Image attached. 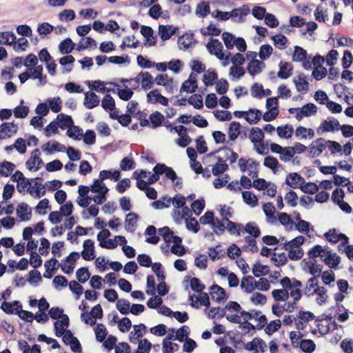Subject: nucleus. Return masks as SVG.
<instances>
[{"mask_svg": "<svg viewBox=\"0 0 353 353\" xmlns=\"http://www.w3.org/2000/svg\"><path fill=\"white\" fill-rule=\"evenodd\" d=\"M285 183L292 188H300L305 183V179L296 172L290 173L286 176Z\"/></svg>", "mask_w": 353, "mask_h": 353, "instance_id": "nucleus-23", "label": "nucleus"}, {"mask_svg": "<svg viewBox=\"0 0 353 353\" xmlns=\"http://www.w3.org/2000/svg\"><path fill=\"white\" fill-rule=\"evenodd\" d=\"M99 97L93 92H87L85 94L83 104L88 109H92L99 103Z\"/></svg>", "mask_w": 353, "mask_h": 353, "instance_id": "nucleus-41", "label": "nucleus"}, {"mask_svg": "<svg viewBox=\"0 0 353 353\" xmlns=\"http://www.w3.org/2000/svg\"><path fill=\"white\" fill-rule=\"evenodd\" d=\"M243 201L251 208H254L258 205L257 196L250 191H244L242 192Z\"/></svg>", "mask_w": 353, "mask_h": 353, "instance_id": "nucleus-59", "label": "nucleus"}, {"mask_svg": "<svg viewBox=\"0 0 353 353\" xmlns=\"http://www.w3.org/2000/svg\"><path fill=\"white\" fill-rule=\"evenodd\" d=\"M81 256L85 261H90L95 258L94 242L92 239L84 241Z\"/></svg>", "mask_w": 353, "mask_h": 353, "instance_id": "nucleus-21", "label": "nucleus"}, {"mask_svg": "<svg viewBox=\"0 0 353 353\" xmlns=\"http://www.w3.org/2000/svg\"><path fill=\"white\" fill-rule=\"evenodd\" d=\"M293 82L299 92L305 94L309 90V82L304 74H300L295 77Z\"/></svg>", "mask_w": 353, "mask_h": 353, "instance_id": "nucleus-36", "label": "nucleus"}, {"mask_svg": "<svg viewBox=\"0 0 353 353\" xmlns=\"http://www.w3.org/2000/svg\"><path fill=\"white\" fill-rule=\"evenodd\" d=\"M96 339L99 342H103L108 337L106 327L102 323H98L94 327Z\"/></svg>", "mask_w": 353, "mask_h": 353, "instance_id": "nucleus-57", "label": "nucleus"}, {"mask_svg": "<svg viewBox=\"0 0 353 353\" xmlns=\"http://www.w3.org/2000/svg\"><path fill=\"white\" fill-rule=\"evenodd\" d=\"M74 47L75 43L70 38H68L60 43L59 49L62 54H68L74 49Z\"/></svg>", "mask_w": 353, "mask_h": 353, "instance_id": "nucleus-55", "label": "nucleus"}, {"mask_svg": "<svg viewBox=\"0 0 353 353\" xmlns=\"http://www.w3.org/2000/svg\"><path fill=\"white\" fill-rule=\"evenodd\" d=\"M265 64L263 61L257 60L249 61L247 65V71L249 74L254 77L263 72L265 69Z\"/></svg>", "mask_w": 353, "mask_h": 353, "instance_id": "nucleus-30", "label": "nucleus"}, {"mask_svg": "<svg viewBox=\"0 0 353 353\" xmlns=\"http://www.w3.org/2000/svg\"><path fill=\"white\" fill-rule=\"evenodd\" d=\"M15 167L16 166L14 163L9 161H4L3 162L0 163V176H9L14 171Z\"/></svg>", "mask_w": 353, "mask_h": 353, "instance_id": "nucleus-58", "label": "nucleus"}, {"mask_svg": "<svg viewBox=\"0 0 353 353\" xmlns=\"http://www.w3.org/2000/svg\"><path fill=\"white\" fill-rule=\"evenodd\" d=\"M324 61L325 59L322 57H315L313 59L314 68L312 75L316 80L322 79L327 73V69L321 65Z\"/></svg>", "mask_w": 353, "mask_h": 353, "instance_id": "nucleus-13", "label": "nucleus"}, {"mask_svg": "<svg viewBox=\"0 0 353 353\" xmlns=\"http://www.w3.org/2000/svg\"><path fill=\"white\" fill-rule=\"evenodd\" d=\"M263 138L264 133L263 132L262 130L260 129L259 128H252L250 130L249 139L253 143L262 141L263 140Z\"/></svg>", "mask_w": 353, "mask_h": 353, "instance_id": "nucleus-62", "label": "nucleus"}, {"mask_svg": "<svg viewBox=\"0 0 353 353\" xmlns=\"http://www.w3.org/2000/svg\"><path fill=\"white\" fill-rule=\"evenodd\" d=\"M130 81H134L136 84L141 83L143 90L151 88L153 84V78L148 72H142L139 73L136 78L131 79Z\"/></svg>", "mask_w": 353, "mask_h": 353, "instance_id": "nucleus-17", "label": "nucleus"}, {"mask_svg": "<svg viewBox=\"0 0 353 353\" xmlns=\"http://www.w3.org/2000/svg\"><path fill=\"white\" fill-rule=\"evenodd\" d=\"M178 132L179 138L175 139L174 142L180 147L185 148L191 143V139L187 133V128L183 125H179Z\"/></svg>", "mask_w": 353, "mask_h": 353, "instance_id": "nucleus-28", "label": "nucleus"}, {"mask_svg": "<svg viewBox=\"0 0 353 353\" xmlns=\"http://www.w3.org/2000/svg\"><path fill=\"white\" fill-rule=\"evenodd\" d=\"M241 125L239 122L232 121L228 128V137L231 141L236 140L241 133Z\"/></svg>", "mask_w": 353, "mask_h": 353, "instance_id": "nucleus-54", "label": "nucleus"}, {"mask_svg": "<svg viewBox=\"0 0 353 353\" xmlns=\"http://www.w3.org/2000/svg\"><path fill=\"white\" fill-rule=\"evenodd\" d=\"M191 211L188 207H183L182 209H174L172 212V218L174 221L181 224L183 221L189 217Z\"/></svg>", "mask_w": 353, "mask_h": 353, "instance_id": "nucleus-37", "label": "nucleus"}, {"mask_svg": "<svg viewBox=\"0 0 353 353\" xmlns=\"http://www.w3.org/2000/svg\"><path fill=\"white\" fill-rule=\"evenodd\" d=\"M340 124L337 119L334 118H327L323 120L317 128L319 134H324L327 132H334L339 130Z\"/></svg>", "mask_w": 353, "mask_h": 353, "instance_id": "nucleus-9", "label": "nucleus"}, {"mask_svg": "<svg viewBox=\"0 0 353 353\" xmlns=\"http://www.w3.org/2000/svg\"><path fill=\"white\" fill-rule=\"evenodd\" d=\"M315 133L313 129L307 128L303 126H299L295 130V136L299 139H312L314 137Z\"/></svg>", "mask_w": 353, "mask_h": 353, "instance_id": "nucleus-43", "label": "nucleus"}, {"mask_svg": "<svg viewBox=\"0 0 353 353\" xmlns=\"http://www.w3.org/2000/svg\"><path fill=\"white\" fill-rule=\"evenodd\" d=\"M153 170L154 172L160 173L161 174H165V176L172 181L174 187L181 188V179L177 177L176 172L172 168L168 167L164 164H157L154 167Z\"/></svg>", "mask_w": 353, "mask_h": 353, "instance_id": "nucleus-5", "label": "nucleus"}, {"mask_svg": "<svg viewBox=\"0 0 353 353\" xmlns=\"http://www.w3.org/2000/svg\"><path fill=\"white\" fill-rule=\"evenodd\" d=\"M292 67L288 62L281 61L279 63V70L277 76L281 79H288L291 74Z\"/></svg>", "mask_w": 353, "mask_h": 353, "instance_id": "nucleus-61", "label": "nucleus"}, {"mask_svg": "<svg viewBox=\"0 0 353 353\" xmlns=\"http://www.w3.org/2000/svg\"><path fill=\"white\" fill-rule=\"evenodd\" d=\"M191 305L196 308L201 305L208 307L210 306V299L207 293H201L199 296H190Z\"/></svg>", "mask_w": 353, "mask_h": 353, "instance_id": "nucleus-29", "label": "nucleus"}, {"mask_svg": "<svg viewBox=\"0 0 353 353\" xmlns=\"http://www.w3.org/2000/svg\"><path fill=\"white\" fill-rule=\"evenodd\" d=\"M210 293L212 299L217 302L225 301L228 298L225 290L217 285H214L210 288Z\"/></svg>", "mask_w": 353, "mask_h": 353, "instance_id": "nucleus-38", "label": "nucleus"}, {"mask_svg": "<svg viewBox=\"0 0 353 353\" xmlns=\"http://www.w3.org/2000/svg\"><path fill=\"white\" fill-rule=\"evenodd\" d=\"M147 327L143 324L134 325L133 330L129 334V339L131 343L137 344L139 339L143 336L146 332Z\"/></svg>", "mask_w": 353, "mask_h": 353, "instance_id": "nucleus-27", "label": "nucleus"}, {"mask_svg": "<svg viewBox=\"0 0 353 353\" xmlns=\"http://www.w3.org/2000/svg\"><path fill=\"white\" fill-rule=\"evenodd\" d=\"M239 165L241 171L243 172L249 171L248 175L250 177L254 178L257 176V172L256 171L250 170L252 168L255 169L256 168V164L253 161H245L243 159H241L239 161Z\"/></svg>", "mask_w": 353, "mask_h": 353, "instance_id": "nucleus-33", "label": "nucleus"}, {"mask_svg": "<svg viewBox=\"0 0 353 353\" xmlns=\"http://www.w3.org/2000/svg\"><path fill=\"white\" fill-rule=\"evenodd\" d=\"M46 102L53 112L58 113L61 110L63 102L60 97L48 98Z\"/></svg>", "mask_w": 353, "mask_h": 353, "instance_id": "nucleus-47", "label": "nucleus"}, {"mask_svg": "<svg viewBox=\"0 0 353 353\" xmlns=\"http://www.w3.org/2000/svg\"><path fill=\"white\" fill-rule=\"evenodd\" d=\"M297 318L295 321L296 328L299 330H303L307 327L308 323L314 319L315 316L311 312L299 311Z\"/></svg>", "mask_w": 353, "mask_h": 353, "instance_id": "nucleus-12", "label": "nucleus"}, {"mask_svg": "<svg viewBox=\"0 0 353 353\" xmlns=\"http://www.w3.org/2000/svg\"><path fill=\"white\" fill-rule=\"evenodd\" d=\"M159 234L167 243H181L182 240L179 236L174 235L168 227H163L159 230Z\"/></svg>", "mask_w": 353, "mask_h": 353, "instance_id": "nucleus-26", "label": "nucleus"}, {"mask_svg": "<svg viewBox=\"0 0 353 353\" xmlns=\"http://www.w3.org/2000/svg\"><path fill=\"white\" fill-rule=\"evenodd\" d=\"M243 234L245 232L249 234L248 236L258 237L261 232L255 223H248L245 226L243 225Z\"/></svg>", "mask_w": 353, "mask_h": 353, "instance_id": "nucleus-63", "label": "nucleus"}, {"mask_svg": "<svg viewBox=\"0 0 353 353\" xmlns=\"http://www.w3.org/2000/svg\"><path fill=\"white\" fill-rule=\"evenodd\" d=\"M206 47L211 54L216 56V58H220V57H223V47L218 39H211Z\"/></svg>", "mask_w": 353, "mask_h": 353, "instance_id": "nucleus-25", "label": "nucleus"}, {"mask_svg": "<svg viewBox=\"0 0 353 353\" xmlns=\"http://www.w3.org/2000/svg\"><path fill=\"white\" fill-rule=\"evenodd\" d=\"M280 284L282 288H287L290 290V296L292 298L293 302H288L285 306L287 312H292L296 307V302L301 298V288L302 287V283L300 281L296 279L291 280L290 278L285 276L281 280Z\"/></svg>", "mask_w": 353, "mask_h": 353, "instance_id": "nucleus-1", "label": "nucleus"}, {"mask_svg": "<svg viewBox=\"0 0 353 353\" xmlns=\"http://www.w3.org/2000/svg\"><path fill=\"white\" fill-rule=\"evenodd\" d=\"M41 150L46 154H51L58 152H63L65 151V145L57 141L52 140L44 143L41 146Z\"/></svg>", "mask_w": 353, "mask_h": 353, "instance_id": "nucleus-19", "label": "nucleus"}, {"mask_svg": "<svg viewBox=\"0 0 353 353\" xmlns=\"http://www.w3.org/2000/svg\"><path fill=\"white\" fill-rule=\"evenodd\" d=\"M179 350V345L170 341V337H165L163 341V353H175Z\"/></svg>", "mask_w": 353, "mask_h": 353, "instance_id": "nucleus-56", "label": "nucleus"}, {"mask_svg": "<svg viewBox=\"0 0 353 353\" xmlns=\"http://www.w3.org/2000/svg\"><path fill=\"white\" fill-rule=\"evenodd\" d=\"M305 238L298 236L294 239L283 243L284 248L288 252V257L293 261L301 259L303 256V250L301 245L305 242Z\"/></svg>", "mask_w": 353, "mask_h": 353, "instance_id": "nucleus-2", "label": "nucleus"}, {"mask_svg": "<svg viewBox=\"0 0 353 353\" xmlns=\"http://www.w3.org/2000/svg\"><path fill=\"white\" fill-rule=\"evenodd\" d=\"M28 192L33 197L39 199L45 195L46 191L44 185L35 182L28 188Z\"/></svg>", "mask_w": 353, "mask_h": 353, "instance_id": "nucleus-40", "label": "nucleus"}, {"mask_svg": "<svg viewBox=\"0 0 353 353\" xmlns=\"http://www.w3.org/2000/svg\"><path fill=\"white\" fill-rule=\"evenodd\" d=\"M41 152L38 149H35L31 152L30 159L26 161V166L30 171H37L42 163L40 158Z\"/></svg>", "mask_w": 353, "mask_h": 353, "instance_id": "nucleus-16", "label": "nucleus"}, {"mask_svg": "<svg viewBox=\"0 0 353 353\" xmlns=\"http://www.w3.org/2000/svg\"><path fill=\"white\" fill-rule=\"evenodd\" d=\"M326 141L322 138L312 141L309 145V152L312 157H319L326 148Z\"/></svg>", "mask_w": 353, "mask_h": 353, "instance_id": "nucleus-18", "label": "nucleus"}, {"mask_svg": "<svg viewBox=\"0 0 353 353\" xmlns=\"http://www.w3.org/2000/svg\"><path fill=\"white\" fill-rule=\"evenodd\" d=\"M69 326V318L67 315L61 316L60 320L54 323L55 334L57 336H61L64 332H67Z\"/></svg>", "mask_w": 353, "mask_h": 353, "instance_id": "nucleus-35", "label": "nucleus"}, {"mask_svg": "<svg viewBox=\"0 0 353 353\" xmlns=\"http://www.w3.org/2000/svg\"><path fill=\"white\" fill-rule=\"evenodd\" d=\"M278 136L282 139H290L294 132V128L291 125H281L276 129Z\"/></svg>", "mask_w": 353, "mask_h": 353, "instance_id": "nucleus-51", "label": "nucleus"}, {"mask_svg": "<svg viewBox=\"0 0 353 353\" xmlns=\"http://www.w3.org/2000/svg\"><path fill=\"white\" fill-rule=\"evenodd\" d=\"M90 192L95 195L92 196V201L96 204H102L106 201L108 188L101 179H94L90 185Z\"/></svg>", "mask_w": 353, "mask_h": 353, "instance_id": "nucleus-3", "label": "nucleus"}, {"mask_svg": "<svg viewBox=\"0 0 353 353\" xmlns=\"http://www.w3.org/2000/svg\"><path fill=\"white\" fill-rule=\"evenodd\" d=\"M217 78L218 76L215 70L214 69L210 68L205 71L203 75L202 81L206 86H208L213 85L217 80Z\"/></svg>", "mask_w": 353, "mask_h": 353, "instance_id": "nucleus-50", "label": "nucleus"}, {"mask_svg": "<svg viewBox=\"0 0 353 353\" xmlns=\"http://www.w3.org/2000/svg\"><path fill=\"white\" fill-rule=\"evenodd\" d=\"M197 88V76L194 72H192L188 80L185 81L181 87V92H185L188 93L194 92Z\"/></svg>", "mask_w": 353, "mask_h": 353, "instance_id": "nucleus-24", "label": "nucleus"}, {"mask_svg": "<svg viewBox=\"0 0 353 353\" xmlns=\"http://www.w3.org/2000/svg\"><path fill=\"white\" fill-rule=\"evenodd\" d=\"M18 125L13 122L3 123L0 125V139L12 137L17 134Z\"/></svg>", "mask_w": 353, "mask_h": 353, "instance_id": "nucleus-15", "label": "nucleus"}, {"mask_svg": "<svg viewBox=\"0 0 353 353\" xmlns=\"http://www.w3.org/2000/svg\"><path fill=\"white\" fill-rule=\"evenodd\" d=\"M147 101L150 103H159L166 106L168 104V99L163 96L158 90L154 89L147 94Z\"/></svg>", "mask_w": 353, "mask_h": 353, "instance_id": "nucleus-22", "label": "nucleus"}, {"mask_svg": "<svg viewBox=\"0 0 353 353\" xmlns=\"http://www.w3.org/2000/svg\"><path fill=\"white\" fill-rule=\"evenodd\" d=\"M272 296L276 301L285 302L289 299V296H290V290L287 288L274 290L272 292Z\"/></svg>", "mask_w": 353, "mask_h": 353, "instance_id": "nucleus-45", "label": "nucleus"}, {"mask_svg": "<svg viewBox=\"0 0 353 353\" xmlns=\"http://www.w3.org/2000/svg\"><path fill=\"white\" fill-rule=\"evenodd\" d=\"M252 14L257 20L264 19V22H279L275 15L268 13L266 9L261 6H254L252 8Z\"/></svg>", "mask_w": 353, "mask_h": 353, "instance_id": "nucleus-11", "label": "nucleus"}, {"mask_svg": "<svg viewBox=\"0 0 353 353\" xmlns=\"http://www.w3.org/2000/svg\"><path fill=\"white\" fill-rule=\"evenodd\" d=\"M138 347L136 353H150L152 348V343L146 339L139 340Z\"/></svg>", "mask_w": 353, "mask_h": 353, "instance_id": "nucleus-64", "label": "nucleus"}, {"mask_svg": "<svg viewBox=\"0 0 353 353\" xmlns=\"http://www.w3.org/2000/svg\"><path fill=\"white\" fill-rule=\"evenodd\" d=\"M156 234V228L153 225L148 226L145 230V234L150 236L146 239L145 241L150 244H157L159 241V237Z\"/></svg>", "mask_w": 353, "mask_h": 353, "instance_id": "nucleus-60", "label": "nucleus"}, {"mask_svg": "<svg viewBox=\"0 0 353 353\" xmlns=\"http://www.w3.org/2000/svg\"><path fill=\"white\" fill-rule=\"evenodd\" d=\"M245 119L250 124L256 123L261 119V112L257 109H250L245 113Z\"/></svg>", "mask_w": 353, "mask_h": 353, "instance_id": "nucleus-53", "label": "nucleus"}, {"mask_svg": "<svg viewBox=\"0 0 353 353\" xmlns=\"http://www.w3.org/2000/svg\"><path fill=\"white\" fill-rule=\"evenodd\" d=\"M31 208L25 203H19L16 209L17 215L21 221L29 220L31 217Z\"/></svg>", "mask_w": 353, "mask_h": 353, "instance_id": "nucleus-34", "label": "nucleus"}, {"mask_svg": "<svg viewBox=\"0 0 353 353\" xmlns=\"http://www.w3.org/2000/svg\"><path fill=\"white\" fill-rule=\"evenodd\" d=\"M265 107L267 111L263 115V119L265 121H272L279 114L278 97H270L266 100Z\"/></svg>", "mask_w": 353, "mask_h": 353, "instance_id": "nucleus-6", "label": "nucleus"}, {"mask_svg": "<svg viewBox=\"0 0 353 353\" xmlns=\"http://www.w3.org/2000/svg\"><path fill=\"white\" fill-rule=\"evenodd\" d=\"M75 59L73 56L67 54L59 59V63L62 67L63 73H69L73 69Z\"/></svg>", "mask_w": 353, "mask_h": 353, "instance_id": "nucleus-39", "label": "nucleus"}, {"mask_svg": "<svg viewBox=\"0 0 353 353\" xmlns=\"http://www.w3.org/2000/svg\"><path fill=\"white\" fill-rule=\"evenodd\" d=\"M225 223H226L225 229H227L230 234H236L237 236L243 234V225L235 223L230 220Z\"/></svg>", "mask_w": 353, "mask_h": 353, "instance_id": "nucleus-52", "label": "nucleus"}, {"mask_svg": "<svg viewBox=\"0 0 353 353\" xmlns=\"http://www.w3.org/2000/svg\"><path fill=\"white\" fill-rule=\"evenodd\" d=\"M177 30L178 28L172 25L161 24L159 26V34L162 40L165 41L174 35Z\"/></svg>", "mask_w": 353, "mask_h": 353, "instance_id": "nucleus-32", "label": "nucleus"}, {"mask_svg": "<svg viewBox=\"0 0 353 353\" xmlns=\"http://www.w3.org/2000/svg\"><path fill=\"white\" fill-rule=\"evenodd\" d=\"M138 215L134 212H130L126 215L125 228L128 232H133L137 227Z\"/></svg>", "mask_w": 353, "mask_h": 353, "instance_id": "nucleus-42", "label": "nucleus"}, {"mask_svg": "<svg viewBox=\"0 0 353 353\" xmlns=\"http://www.w3.org/2000/svg\"><path fill=\"white\" fill-rule=\"evenodd\" d=\"M59 123V126L63 130L68 129L73 125V121L70 116L59 114L55 119Z\"/></svg>", "mask_w": 353, "mask_h": 353, "instance_id": "nucleus-49", "label": "nucleus"}, {"mask_svg": "<svg viewBox=\"0 0 353 353\" xmlns=\"http://www.w3.org/2000/svg\"><path fill=\"white\" fill-rule=\"evenodd\" d=\"M80 258L79 252H73L61 263V268L65 274H72L75 268L76 261Z\"/></svg>", "mask_w": 353, "mask_h": 353, "instance_id": "nucleus-10", "label": "nucleus"}, {"mask_svg": "<svg viewBox=\"0 0 353 353\" xmlns=\"http://www.w3.org/2000/svg\"><path fill=\"white\" fill-rule=\"evenodd\" d=\"M154 82L158 85H162L168 93H174L176 90V83L172 77H170L167 74H161L157 75L154 79Z\"/></svg>", "mask_w": 353, "mask_h": 353, "instance_id": "nucleus-8", "label": "nucleus"}, {"mask_svg": "<svg viewBox=\"0 0 353 353\" xmlns=\"http://www.w3.org/2000/svg\"><path fill=\"white\" fill-rule=\"evenodd\" d=\"M250 12V9L248 5H243L239 8H234L231 12H228L229 18L239 17L240 21H243V17L247 16Z\"/></svg>", "mask_w": 353, "mask_h": 353, "instance_id": "nucleus-44", "label": "nucleus"}, {"mask_svg": "<svg viewBox=\"0 0 353 353\" xmlns=\"http://www.w3.org/2000/svg\"><path fill=\"white\" fill-rule=\"evenodd\" d=\"M272 152L279 154V159L283 162L290 161L294 157V151L291 147H282L281 145L272 143L270 145Z\"/></svg>", "mask_w": 353, "mask_h": 353, "instance_id": "nucleus-7", "label": "nucleus"}, {"mask_svg": "<svg viewBox=\"0 0 353 353\" xmlns=\"http://www.w3.org/2000/svg\"><path fill=\"white\" fill-rule=\"evenodd\" d=\"M265 346V343L262 339L254 338L246 344L245 348L253 353H262L264 352Z\"/></svg>", "mask_w": 353, "mask_h": 353, "instance_id": "nucleus-31", "label": "nucleus"}, {"mask_svg": "<svg viewBox=\"0 0 353 353\" xmlns=\"http://www.w3.org/2000/svg\"><path fill=\"white\" fill-rule=\"evenodd\" d=\"M318 108L312 103H309L301 108H291L288 110L290 114L294 115V118L300 121L303 117H310L317 113Z\"/></svg>", "mask_w": 353, "mask_h": 353, "instance_id": "nucleus-4", "label": "nucleus"}, {"mask_svg": "<svg viewBox=\"0 0 353 353\" xmlns=\"http://www.w3.org/2000/svg\"><path fill=\"white\" fill-rule=\"evenodd\" d=\"M323 260L325 264L331 268L336 267L340 262V258L336 254L332 253L327 250L326 251L325 256L323 258Z\"/></svg>", "mask_w": 353, "mask_h": 353, "instance_id": "nucleus-48", "label": "nucleus"}, {"mask_svg": "<svg viewBox=\"0 0 353 353\" xmlns=\"http://www.w3.org/2000/svg\"><path fill=\"white\" fill-rule=\"evenodd\" d=\"M30 75V78L33 79H38L37 85L39 86H43L47 83V77L43 75V68L41 65H38L33 68L28 69Z\"/></svg>", "mask_w": 353, "mask_h": 353, "instance_id": "nucleus-20", "label": "nucleus"}, {"mask_svg": "<svg viewBox=\"0 0 353 353\" xmlns=\"http://www.w3.org/2000/svg\"><path fill=\"white\" fill-rule=\"evenodd\" d=\"M255 280L252 276H244L241 281V288L246 293H252L255 289Z\"/></svg>", "mask_w": 353, "mask_h": 353, "instance_id": "nucleus-46", "label": "nucleus"}, {"mask_svg": "<svg viewBox=\"0 0 353 353\" xmlns=\"http://www.w3.org/2000/svg\"><path fill=\"white\" fill-rule=\"evenodd\" d=\"M324 236L327 241L332 243H336L341 241V244L345 245L348 242V238L334 228L330 229L328 232H325Z\"/></svg>", "mask_w": 353, "mask_h": 353, "instance_id": "nucleus-14", "label": "nucleus"}]
</instances>
